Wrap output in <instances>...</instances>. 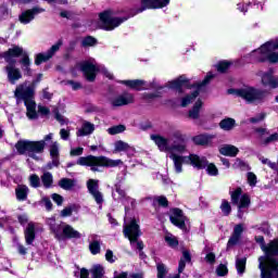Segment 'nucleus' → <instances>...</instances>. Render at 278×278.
<instances>
[{"instance_id":"1","label":"nucleus","mask_w":278,"mask_h":278,"mask_svg":"<svg viewBox=\"0 0 278 278\" xmlns=\"http://www.w3.org/2000/svg\"><path fill=\"white\" fill-rule=\"evenodd\" d=\"M255 242L264 253L258 257L261 278H278V238L266 244L264 236H256Z\"/></svg>"},{"instance_id":"2","label":"nucleus","mask_w":278,"mask_h":278,"mask_svg":"<svg viewBox=\"0 0 278 278\" xmlns=\"http://www.w3.org/2000/svg\"><path fill=\"white\" fill-rule=\"evenodd\" d=\"M213 79L214 75L207 74L202 81L192 84L190 83V78L186 77V75H180L176 79L168 81V88L169 90H176L178 94H184V88H186L187 90H192V88H197L193 92L185 96L181 99L180 106L188 108V105H190L192 101H194V99L199 97V94L201 93V88L207 86V84H210V81H212Z\"/></svg>"},{"instance_id":"3","label":"nucleus","mask_w":278,"mask_h":278,"mask_svg":"<svg viewBox=\"0 0 278 278\" xmlns=\"http://www.w3.org/2000/svg\"><path fill=\"white\" fill-rule=\"evenodd\" d=\"M53 134H48L43 137V140L31 141V140H18L15 143V149L18 155H28L31 160L38 161V155L45 153V147L47 142L52 140Z\"/></svg>"},{"instance_id":"4","label":"nucleus","mask_w":278,"mask_h":278,"mask_svg":"<svg viewBox=\"0 0 278 278\" xmlns=\"http://www.w3.org/2000/svg\"><path fill=\"white\" fill-rule=\"evenodd\" d=\"M278 37L263 43L258 49L252 51L254 64H278Z\"/></svg>"},{"instance_id":"5","label":"nucleus","mask_w":278,"mask_h":278,"mask_svg":"<svg viewBox=\"0 0 278 278\" xmlns=\"http://www.w3.org/2000/svg\"><path fill=\"white\" fill-rule=\"evenodd\" d=\"M228 94H236L248 103H264V99L268 97V91L264 89H257L255 87L240 88V89H228Z\"/></svg>"},{"instance_id":"6","label":"nucleus","mask_w":278,"mask_h":278,"mask_svg":"<svg viewBox=\"0 0 278 278\" xmlns=\"http://www.w3.org/2000/svg\"><path fill=\"white\" fill-rule=\"evenodd\" d=\"M76 164L78 166H102L104 168H116L123 164L122 160H112L106 156L87 155L80 156Z\"/></svg>"},{"instance_id":"7","label":"nucleus","mask_w":278,"mask_h":278,"mask_svg":"<svg viewBox=\"0 0 278 278\" xmlns=\"http://www.w3.org/2000/svg\"><path fill=\"white\" fill-rule=\"evenodd\" d=\"M127 17H112V11L106 10L99 14L98 27L104 31H114L116 27H121Z\"/></svg>"},{"instance_id":"8","label":"nucleus","mask_w":278,"mask_h":278,"mask_svg":"<svg viewBox=\"0 0 278 278\" xmlns=\"http://www.w3.org/2000/svg\"><path fill=\"white\" fill-rule=\"evenodd\" d=\"M14 97L17 103L24 101L27 118L36 121L38 118V112H36V96H34V91L28 89L25 93H14Z\"/></svg>"},{"instance_id":"9","label":"nucleus","mask_w":278,"mask_h":278,"mask_svg":"<svg viewBox=\"0 0 278 278\" xmlns=\"http://www.w3.org/2000/svg\"><path fill=\"white\" fill-rule=\"evenodd\" d=\"M229 194L231 204L238 206V217L241 218L239 213L242 212V210L251 207V195H249V193L242 194L241 187H237L236 190L229 191Z\"/></svg>"},{"instance_id":"10","label":"nucleus","mask_w":278,"mask_h":278,"mask_svg":"<svg viewBox=\"0 0 278 278\" xmlns=\"http://www.w3.org/2000/svg\"><path fill=\"white\" fill-rule=\"evenodd\" d=\"M123 233L129 240L130 244L138 242V239L142 236V230H140V225H138L136 218L124 225Z\"/></svg>"},{"instance_id":"11","label":"nucleus","mask_w":278,"mask_h":278,"mask_svg":"<svg viewBox=\"0 0 278 278\" xmlns=\"http://www.w3.org/2000/svg\"><path fill=\"white\" fill-rule=\"evenodd\" d=\"M169 3L170 0H141L137 14H142L146 10H162V8H166Z\"/></svg>"},{"instance_id":"12","label":"nucleus","mask_w":278,"mask_h":278,"mask_svg":"<svg viewBox=\"0 0 278 278\" xmlns=\"http://www.w3.org/2000/svg\"><path fill=\"white\" fill-rule=\"evenodd\" d=\"M80 71L84 74L86 81L93 83L97 81V75L101 70L92 62L84 61L80 63Z\"/></svg>"},{"instance_id":"13","label":"nucleus","mask_w":278,"mask_h":278,"mask_svg":"<svg viewBox=\"0 0 278 278\" xmlns=\"http://www.w3.org/2000/svg\"><path fill=\"white\" fill-rule=\"evenodd\" d=\"M169 220L172 225L178 227V229H181L182 231L188 229V226H186V220H188V217L184 215V211L179 207L170 208Z\"/></svg>"},{"instance_id":"14","label":"nucleus","mask_w":278,"mask_h":278,"mask_svg":"<svg viewBox=\"0 0 278 278\" xmlns=\"http://www.w3.org/2000/svg\"><path fill=\"white\" fill-rule=\"evenodd\" d=\"M53 233L56 236V238H62V239H66V240H79L81 238V233L77 230H75V228H73V226L71 225H65L63 227V231L60 235V226H56V228H51Z\"/></svg>"},{"instance_id":"15","label":"nucleus","mask_w":278,"mask_h":278,"mask_svg":"<svg viewBox=\"0 0 278 278\" xmlns=\"http://www.w3.org/2000/svg\"><path fill=\"white\" fill-rule=\"evenodd\" d=\"M45 12L43 8L40 7H33L31 9H27L18 15V21L22 25H29L38 14H42Z\"/></svg>"},{"instance_id":"16","label":"nucleus","mask_w":278,"mask_h":278,"mask_svg":"<svg viewBox=\"0 0 278 278\" xmlns=\"http://www.w3.org/2000/svg\"><path fill=\"white\" fill-rule=\"evenodd\" d=\"M87 190L89 191V194H91V197H93V199L98 205L103 204V193H101V191H99V180L89 179L87 181Z\"/></svg>"},{"instance_id":"17","label":"nucleus","mask_w":278,"mask_h":278,"mask_svg":"<svg viewBox=\"0 0 278 278\" xmlns=\"http://www.w3.org/2000/svg\"><path fill=\"white\" fill-rule=\"evenodd\" d=\"M135 101L134 93L124 91L112 101V105L113 108H123V105H130Z\"/></svg>"},{"instance_id":"18","label":"nucleus","mask_w":278,"mask_h":278,"mask_svg":"<svg viewBox=\"0 0 278 278\" xmlns=\"http://www.w3.org/2000/svg\"><path fill=\"white\" fill-rule=\"evenodd\" d=\"M243 232H244V226L242 224H238L235 226L232 235L230 236L227 242V251H229V249H232V247H236L239 244Z\"/></svg>"},{"instance_id":"19","label":"nucleus","mask_w":278,"mask_h":278,"mask_svg":"<svg viewBox=\"0 0 278 278\" xmlns=\"http://www.w3.org/2000/svg\"><path fill=\"white\" fill-rule=\"evenodd\" d=\"M261 84L265 88H271L273 90L278 88V78L273 75V68L262 74Z\"/></svg>"},{"instance_id":"20","label":"nucleus","mask_w":278,"mask_h":278,"mask_svg":"<svg viewBox=\"0 0 278 278\" xmlns=\"http://www.w3.org/2000/svg\"><path fill=\"white\" fill-rule=\"evenodd\" d=\"M188 163L193 166V168H197L198 170H203L207 168V157L205 156H199V154H189L188 155Z\"/></svg>"},{"instance_id":"21","label":"nucleus","mask_w":278,"mask_h":278,"mask_svg":"<svg viewBox=\"0 0 278 278\" xmlns=\"http://www.w3.org/2000/svg\"><path fill=\"white\" fill-rule=\"evenodd\" d=\"M41 81H42V74H38L36 79H34L28 87L25 88L23 85H20L18 87H16L14 93L25 94L27 90H30L33 91V97H36V86H38V84H40Z\"/></svg>"},{"instance_id":"22","label":"nucleus","mask_w":278,"mask_h":278,"mask_svg":"<svg viewBox=\"0 0 278 278\" xmlns=\"http://www.w3.org/2000/svg\"><path fill=\"white\" fill-rule=\"evenodd\" d=\"M151 140L156 144L159 151L166 152L170 151V147H168V139L161 135H151Z\"/></svg>"},{"instance_id":"23","label":"nucleus","mask_w":278,"mask_h":278,"mask_svg":"<svg viewBox=\"0 0 278 278\" xmlns=\"http://www.w3.org/2000/svg\"><path fill=\"white\" fill-rule=\"evenodd\" d=\"M24 237L26 244H34V240H36V224H34V222L28 223L26 229L24 230Z\"/></svg>"},{"instance_id":"24","label":"nucleus","mask_w":278,"mask_h":278,"mask_svg":"<svg viewBox=\"0 0 278 278\" xmlns=\"http://www.w3.org/2000/svg\"><path fill=\"white\" fill-rule=\"evenodd\" d=\"M121 84H123V86H127L130 90H137V92L144 90L143 86H147V81L142 79L122 80Z\"/></svg>"},{"instance_id":"25","label":"nucleus","mask_w":278,"mask_h":278,"mask_svg":"<svg viewBox=\"0 0 278 278\" xmlns=\"http://www.w3.org/2000/svg\"><path fill=\"white\" fill-rule=\"evenodd\" d=\"M170 159L174 162L176 173H182L184 172V164H189L188 163V156L172 154Z\"/></svg>"},{"instance_id":"26","label":"nucleus","mask_w":278,"mask_h":278,"mask_svg":"<svg viewBox=\"0 0 278 278\" xmlns=\"http://www.w3.org/2000/svg\"><path fill=\"white\" fill-rule=\"evenodd\" d=\"M219 153L220 155H225L226 157H236L238 153H240V150L236 146L225 144L219 148Z\"/></svg>"},{"instance_id":"27","label":"nucleus","mask_w":278,"mask_h":278,"mask_svg":"<svg viewBox=\"0 0 278 278\" xmlns=\"http://www.w3.org/2000/svg\"><path fill=\"white\" fill-rule=\"evenodd\" d=\"M191 140L195 147H207L210 144V140H212V136L207 134H200L192 137Z\"/></svg>"},{"instance_id":"28","label":"nucleus","mask_w":278,"mask_h":278,"mask_svg":"<svg viewBox=\"0 0 278 278\" xmlns=\"http://www.w3.org/2000/svg\"><path fill=\"white\" fill-rule=\"evenodd\" d=\"M8 79L10 84H16L18 79L23 78V74H21V70L16 67H5Z\"/></svg>"},{"instance_id":"29","label":"nucleus","mask_w":278,"mask_h":278,"mask_svg":"<svg viewBox=\"0 0 278 278\" xmlns=\"http://www.w3.org/2000/svg\"><path fill=\"white\" fill-rule=\"evenodd\" d=\"M23 48L18 47V46H13L12 48H10L8 51L2 53V58H23V55H25Z\"/></svg>"},{"instance_id":"30","label":"nucleus","mask_w":278,"mask_h":278,"mask_svg":"<svg viewBox=\"0 0 278 278\" xmlns=\"http://www.w3.org/2000/svg\"><path fill=\"white\" fill-rule=\"evenodd\" d=\"M15 195L17 201H27L29 195V187L26 185H18L15 189Z\"/></svg>"},{"instance_id":"31","label":"nucleus","mask_w":278,"mask_h":278,"mask_svg":"<svg viewBox=\"0 0 278 278\" xmlns=\"http://www.w3.org/2000/svg\"><path fill=\"white\" fill-rule=\"evenodd\" d=\"M203 108V101L198 99L193 104L192 109L189 110V118L197 121L201 116V109Z\"/></svg>"},{"instance_id":"32","label":"nucleus","mask_w":278,"mask_h":278,"mask_svg":"<svg viewBox=\"0 0 278 278\" xmlns=\"http://www.w3.org/2000/svg\"><path fill=\"white\" fill-rule=\"evenodd\" d=\"M20 64H22V68L25 73V75H27V77H31V60H29V54L24 53L23 58L20 60Z\"/></svg>"},{"instance_id":"33","label":"nucleus","mask_w":278,"mask_h":278,"mask_svg":"<svg viewBox=\"0 0 278 278\" xmlns=\"http://www.w3.org/2000/svg\"><path fill=\"white\" fill-rule=\"evenodd\" d=\"M94 131V124L90 122H85L80 129L76 132L77 136L84 137V136H90Z\"/></svg>"},{"instance_id":"34","label":"nucleus","mask_w":278,"mask_h":278,"mask_svg":"<svg viewBox=\"0 0 278 278\" xmlns=\"http://www.w3.org/2000/svg\"><path fill=\"white\" fill-rule=\"evenodd\" d=\"M219 127L224 131H231V129H233L236 127V119H233L231 117H226L220 121Z\"/></svg>"},{"instance_id":"35","label":"nucleus","mask_w":278,"mask_h":278,"mask_svg":"<svg viewBox=\"0 0 278 278\" xmlns=\"http://www.w3.org/2000/svg\"><path fill=\"white\" fill-rule=\"evenodd\" d=\"M142 101H146V103H153L154 99H162V91L156 92H143L141 96Z\"/></svg>"},{"instance_id":"36","label":"nucleus","mask_w":278,"mask_h":278,"mask_svg":"<svg viewBox=\"0 0 278 278\" xmlns=\"http://www.w3.org/2000/svg\"><path fill=\"white\" fill-rule=\"evenodd\" d=\"M232 64L233 63L231 61H227V60L219 61L216 64V71L217 73L225 74L227 73V71H229V68H231Z\"/></svg>"},{"instance_id":"37","label":"nucleus","mask_w":278,"mask_h":278,"mask_svg":"<svg viewBox=\"0 0 278 278\" xmlns=\"http://www.w3.org/2000/svg\"><path fill=\"white\" fill-rule=\"evenodd\" d=\"M59 186H60V188H62L63 190H73V188H75V179L62 178V179L59 181Z\"/></svg>"},{"instance_id":"38","label":"nucleus","mask_w":278,"mask_h":278,"mask_svg":"<svg viewBox=\"0 0 278 278\" xmlns=\"http://www.w3.org/2000/svg\"><path fill=\"white\" fill-rule=\"evenodd\" d=\"M114 188L115 192L117 193V197L113 193L114 201H123L127 198V192L121 187L119 184H116Z\"/></svg>"},{"instance_id":"39","label":"nucleus","mask_w":278,"mask_h":278,"mask_svg":"<svg viewBox=\"0 0 278 278\" xmlns=\"http://www.w3.org/2000/svg\"><path fill=\"white\" fill-rule=\"evenodd\" d=\"M236 268L238 275H243L247 273V257L236 260Z\"/></svg>"},{"instance_id":"40","label":"nucleus","mask_w":278,"mask_h":278,"mask_svg":"<svg viewBox=\"0 0 278 278\" xmlns=\"http://www.w3.org/2000/svg\"><path fill=\"white\" fill-rule=\"evenodd\" d=\"M92 278H103L105 275V268L101 264H97L91 269Z\"/></svg>"},{"instance_id":"41","label":"nucleus","mask_w":278,"mask_h":278,"mask_svg":"<svg viewBox=\"0 0 278 278\" xmlns=\"http://www.w3.org/2000/svg\"><path fill=\"white\" fill-rule=\"evenodd\" d=\"M41 181L45 188H51V186H53V175L49 172L45 173L41 176Z\"/></svg>"},{"instance_id":"42","label":"nucleus","mask_w":278,"mask_h":278,"mask_svg":"<svg viewBox=\"0 0 278 278\" xmlns=\"http://www.w3.org/2000/svg\"><path fill=\"white\" fill-rule=\"evenodd\" d=\"M127 129V127L123 124L116 125V126H112L108 129V134H110V136H116L117 134H123V131H125Z\"/></svg>"},{"instance_id":"43","label":"nucleus","mask_w":278,"mask_h":278,"mask_svg":"<svg viewBox=\"0 0 278 278\" xmlns=\"http://www.w3.org/2000/svg\"><path fill=\"white\" fill-rule=\"evenodd\" d=\"M49 60H51V56L48 54V52L45 53H38L35 56V64L36 66H40V64H42L43 62H49Z\"/></svg>"},{"instance_id":"44","label":"nucleus","mask_w":278,"mask_h":278,"mask_svg":"<svg viewBox=\"0 0 278 278\" xmlns=\"http://www.w3.org/2000/svg\"><path fill=\"white\" fill-rule=\"evenodd\" d=\"M219 207L224 216H229L231 214V204L226 199L222 200V204Z\"/></svg>"},{"instance_id":"45","label":"nucleus","mask_w":278,"mask_h":278,"mask_svg":"<svg viewBox=\"0 0 278 278\" xmlns=\"http://www.w3.org/2000/svg\"><path fill=\"white\" fill-rule=\"evenodd\" d=\"M89 251L91 255H99V253H101V243L97 240L92 241L89 244Z\"/></svg>"},{"instance_id":"46","label":"nucleus","mask_w":278,"mask_h":278,"mask_svg":"<svg viewBox=\"0 0 278 278\" xmlns=\"http://www.w3.org/2000/svg\"><path fill=\"white\" fill-rule=\"evenodd\" d=\"M232 168L235 170H238V168H240V170H247V168H249V164H247V162L242 161L240 157H237L232 164Z\"/></svg>"},{"instance_id":"47","label":"nucleus","mask_w":278,"mask_h":278,"mask_svg":"<svg viewBox=\"0 0 278 278\" xmlns=\"http://www.w3.org/2000/svg\"><path fill=\"white\" fill-rule=\"evenodd\" d=\"M62 45H64V41L62 39H59L56 41L55 45H53L48 51L47 53L53 58V55H55V53H58V51H60V47H62Z\"/></svg>"},{"instance_id":"48","label":"nucleus","mask_w":278,"mask_h":278,"mask_svg":"<svg viewBox=\"0 0 278 278\" xmlns=\"http://www.w3.org/2000/svg\"><path fill=\"white\" fill-rule=\"evenodd\" d=\"M50 157L52 160H60V149L58 148V142L50 146Z\"/></svg>"},{"instance_id":"49","label":"nucleus","mask_w":278,"mask_h":278,"mask_svg":"<svg viewBox=\"0 0 278 278\" xmlns=\"http://www.w3.org/2000/svg\"><path fill=\"white\" fill-rule=\"evenodd\" d=\"M97 38L92 36H86L81 41V47H94L97 45Z\"/></svg>"},{"instance_id":"50","label":"nucleus","mask_w":278,"mask_h":278,"mask_svg":"<svg viewBox=\"0 0 278 278\" xmlns=\"http://www.w3.org/2000/svg\"><path fill=\"white\" fill-rule=\"evenodd\" d=\"M156 270H157V278H166V275L168 274V270H166V265L164 263H159L156 265Z\"/></svg>"},{"instance_id":"51","label":"nucleus","mask_w":278,"mask_h":278,"mask_svg":"<svg viewBox=\"0 0 278 278\" xmlns=\"http://www.w3.org/2000/svg\"><path fill=\"white\" fill-rule=\"evenodd\" d=\"M216 275L217 277H227V275H229V268H227V265L219 264L216 268Z\"/></svg>"},{"instance_id":"52","label":"nucleus","mask_w":278,"mask_h":278,"mask_svg":"<svg viewBox=\"0 0 278 278\" xmlns=\"http://www.w3.org/2000/svg\"><path fill=\"white\" fill-rule=\"evenodd\" d=\"M128 149H129V143L123 140H118L115 142V151H117V153H121L122 151H128Z\"/></svg>"},{"instance_id":"53","label":"nucleus","mask_w":278,"mask_h":278,"mask_svg":"<svg viewBox=\"0 0 278 278\" xmlns=\"http://www.w3.org/2000/svg\"><path fill=\"white\" fill-rule=\"evenodd\" d=\"M206 173L211 177H216V176H218V167H216V165L214 163H207Z\"/></svg>"},{"instance_id":"54","label":"nucleus","mask_w":278,"mask_h":278,"mask_svg":"<svg viewBox=\"0 0 278 278\" xmlns=\"http://www.w3.org/2000/svg\"><path fill=\"white\" fill-rule=\"evenodd\" d=\"M155 203H157L160 207H168V199L164 195L155 198L153 201V205H155Z\"/></svg>"},{"instance_id":"55","label":"nucleus","mask_w":278,"mask_h":278,"mask_svg":"<svg viewBox=\"0 0 278 278\" xmlns=\"http://www.w3.org/2000/svg\"><path fill=\"white\" fill-rule=\"evenodd\" d=\"M165 242L170 249H177V247H179V240H177L176 237H165Z\"/></svg>"},{"instance_id":"56","label":"nucleus","mask_w":278,"mask_h":278,"mask_svg":"<svg viewBox=\"0 0 278 278\" xmlns=\"http://www.w3.org/2000/svg\"><path fill=\"white\" fill-rule=\"evenodd\" d=\"M31 188H40V177L36 174L30 175L29 177Z\"/></svg>"},{"instance_id":"57","label":"nucleus","mask_w":278,"mask_h":278,"mask_svg":"<svg viewBox=\"0 0 278 278\" xmlns=\"http://www.w3.org/2000/svg\"><path fill=\"white\" fill-rule=\"evenodd\" d=\"M270 142H278V132L271 134L269 137L265 138L263 144L267 146Z\"/></svg>"},{"instance_id":"58","label":"nucleus","mask_w":278,"mask_h":278,"mask_svg":"<svg viewBox=\"0 0 278 278\" xmlns=\"http://www.w3.org/2000/svg\"><path fill=\"white\" fill-rule=\"evenodd\" d=\"M248 184H249V186L257 185V176L252 172L248 173Z\"/></svg>"},{"instance_id":"59","label":"nucleus","mask_w":278,"mask_h":278,"mask_svg":"<svg viewBox=\"0 0 278 278\" xmlns=\"http://www.w3.org/2000/svg\"><path fill=\"white\" fill-rule=\"evenodd\" d=\"M62 218H67V216H73V206H67L63 208L60 213Z\"/></svg>"},{"instance_id":"60","label":"nucleus","mask_w":278,"mask_h":278,"mask_svg":"<svg viewBox=\"0 0 278 278\" xmlns=\"http://www.w3.org/2000/svg\"><path fill=\"white\" fill-rule=\"evenodd\" d=\"M54 118L60 123V125H64L66 123V119L60 114V110L54 109L53 110Z\"/></svg>"},{"instance_id":"61","label":"nucleus","mask_w":278,"mask_h":278,"mask_svg":"<svg viewBox=\"0 0 278 278\" xmlns=\"http://www.w3.org/2000/svg\"><path fill=\"white\" fill-rule=\"evenodd\" d=\"M51 199L59 206L62 205V203H64V197L60 195V193H52Z\"/></svg>"},{"instance_id":"62","label":"nucleus","mask_w":278,"mask_h":278,"mask_svg":"<svg viewBox=\"0 0 278 278\" xmlns=\"http://www.w3.org/2000/svg\"><path fill=\"white\" fill-rule=\"evenodd\" d=\"M180 260H184L187 264H190V262H192V254H190V251L184 250Z\"/></svg>"},{"instance_id":"63","label":"nucleus","mask_w":278,"mask_h":278,"mask_svg":"<svg viewBox=\"0 0 278 278\" xmlns=\"http://www.w3.org/2000/svg\"><path fill=\"white\" fill-rule=\"evenodd\" d=\"M169 151H177L178 153H184L186 151V144H173L169 147Z\"/></svg>"},{"instance_id":"64","label":"nucleus","mask_w":278,"mask_h":278,"mask_svg":"<svg viewBox=\"0 0 278 278\" xmlns=\"http://www.w3.org/2000/svg\"><path fill=\"white\" fill-rule=\"evenodd\" d=\"M70 155H72V157L84 155V148L78 147V148L72 149L70 152Z\"/></svg>"}]
</instances>
